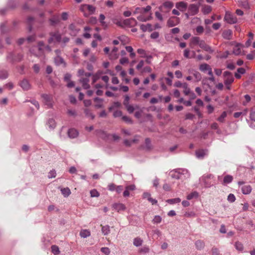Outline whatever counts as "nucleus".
<instances>
[{
    "label": "nucleus",
    "instance_id": "obj_44",
    "mask_svg": "<svg viewBox=\"0 0 255 255\" xmlns=\"http://www.w3.org/2000/svg\"><path fill=\"white\" fill-rule=\"evenodd\" d=\"M211 10V7L209 5H206L202 8V12L204 14H208Z\"/></svg>",
    "mask_w": 255,
    "mask_h": 255
},
{
    "label": "nucleus",
    "instance_id": "obj_14",
    "mask_svg": "<svg viewBox=\"0 0 255 255\" xmlns=\"http://www.w3.org/2000/svg\"><path fill=\"white\" fill-rule=\"evenodd\" d=\"M178 172H180V174L181 176V179L184 178H187L190 177V173L189 172L188 170L186 169H177Z\"/></svg>",
    "mask_w": 255,
    "mask_h": 255
},
{
    "label": "nucleus",
    "instance_id": "obj_51",
    "mask_svg": "<svg viewBox=\"0 0 255 255\" xmlns=\"http://www.w3.org/2000/svg\"><path fill=\"white\" fill-rule=\"evenodd\" d=\"M201 40H200V38L199 37H193L191 39V42L194 44H198L199 45Z\"/></svg>",
    "mask_w": 255,
    "mask_h": 255
},
{
    "label": "nucleus",
    "instance_id": "obj_22",
    "mask_svg": "<svg viewBox=\"0 0 255 255\" xmlns=\"http://www.w3.org/2000/svg\"><path fill=\"white\" fill-rule=\"evenodd\" d=\"M54 61L55 64L57 66H59L62 64H64V65H66V63H65L63 58L59 55H58L56 57H55Z\"/></svg>",
    "mask_w": 255,
    "mask_h": 255
},
{
    "label": "nucleus",
    "instance_id": "obj_55",
    "mask_svg": "<svg viewBox=\"0 0 255 255\" xmlns=\"http://www.w3.org/2000/svg\"><path fill=\"white\" fill-rule=\"evenodd\" d=\"M90 194L92 197H98L100 196L99 193L96 189L92 190Z\"/></svg>",
    "mask_w": 255,
    "mask_h": 255
},
{
    "label": "nucleus",
    "instance_id": "obj_25",
    "mask_svg": "<svg viewBox=\"0 0 255 255\" xmlns=\"http://www.w3.org/2000/svg\"><path fill=\"white\" fill-rule=\"evenodd\" d=\"M180 174V172H178V171L177 169L171 172V176L172 178L174 179H181V176Z\"/></svg>",
    "mask_w": 255,
    "mask_h": 255
},
{
    "label": "nucleus",
    "instance_id": "obj_9",
    "mask_svg": "<svg viewBox=\"0 0 255 255\" xmlns=\"http://www.w3.org/2000/svg\"><path fill=\"white\" fill-rule=\"evenodd\" d=\"M214 176L212 174H208L205 176L203 177V180L204 182V185L206 188H209L211 187L213 184H211V182L208 181V180L211 178H213Z\"/></svg>",
    "mask_w": 255,
    "mask_h": 255
},
{
    "label": "nucleus",
    "instance_id": "obj_28",
    "mask_svg": "<svg viewBox=\"0 0 255 255\" xmlns=\"http://www.w3.org/2000/svg\"><path fill=\"white\" fill-rule=\"evenodd\" d=\"M34 21L33 17L29 16L27 18V23L28 25V30L31 31L32 29V23Z\"/></svg>",
    "mask_w": 255,
    "mask_h": 255
},
{
    "label": "nucleus",
    "instance_id": "obj_62",
    "mask_svg": "<svg viewBox=\"0 0 255 255\" xmlns=\"http://www.w3.org/2000/svg\"><path fill=\"white\" fill-rule=\"evenodd\" d=\"M122 119L128 124H132V121L128 117L124 116L122 117Z\"/></svg>",
    "mask_w": 255,
    "mask_h": 255
},
{
    "label": "nucleus",
    "instance_id": "obj_27",
    "mask_svg": "<svg viewBox=\"0 0 255 255\" xmlns=\"http://www.w3.org/2000/svg\"><path fill=\"white\" fill-rule=\"evenodd\" d=\"M94 101L96 102H98V103L95 106L96 108H101L103 107L102 103L103 102V100L102 99L99 97H96L94 99Z\"/></svg>",
    "mask_w": 255,
    "mask_h": 255
},
{
    "label": "nucleus",
    "instance_id": "obj_50",
    "mask_svg": "<svg viewBox=\"0 0 255 255\" xmlns=\"http://www.w3.org/2000/svg\"><path fill=\"white\" fill-rule=\"evenodd\" d=\"M52 252L55 255L59 254L60 251L57 246L53 245L51 247Z\"/></svg>",
    "mask_w": 255,
    "mask_h": 255
},
{
    "label": "nucleus",
    "instance_id": "obj_11",
    "mask_svg": "<svg viewBox=\"0 0 255 255\" xmlns=\"http://www.w3.org/2000/svg\"><path fill=\"white\" fill-rule=\"evenodd\" d=\"M113 208L118 212L125 211L126 209L125 205L120 203L114 204L113 205Z\"/></svg>",
    "mask_w": 255,
    "mask_h": 255
},
{
    "label": "nucleus",
    "instance_id": "obj_38",
    "mask_svg": "<svg viewBox=\"0 0 255 255\" xmlns=\"http://www.w3.org/2000/svg\"><path fill=\"white\" fill-rule=\"evenodd\" d=\"M211 67L209 65L206 63L202 64L199 66L200 70L202 72H205L206 71L208 70Z\"/></svg>",
    "mask_w": 255,
    "mask_h": 255
},
{
    "label": "nucleus",
    "instance_id": "obj_39",
    "mask_svg": "<svg viewBox=\"0 0 255 255\" xmlns=\"http://www.w3.org/2000/svg\"><path fill=\"white\" fill-rule=\"evenodd\" d=\"M198 195V193L196 191H194L188 194L187 196V199L188 200H191L194 198H197Z\"/></svg>",
    "mask_w": 255,
    "mask_h": 255
},
{
    "label": "nucleus",
    "instance_id": "obj_19",
    "mask_svg": "<svg viewBox=\"0 0 255 255\" xmlns=\"http://www.w3.org/2000/svg\"><path fill=\"white\" fill-rule=\"evenodd\" d=\"M207 154V150L200 149L196 151V155L198 158H202Z\"/></svg>",
    "mask_w": 255,
    "mask_h": 255
},
{
    "label": "nucleus",
    "instance_id": "obj_56",
    "mask_svg": "<svg viewBox=\"0 0 255 255\" xmlns=\"http://www.w3.org/2000/svg\"><path fill=\"white\" fill-rule=\"evenodd\" d=\"M163 5L164 7L170 9L173 6V3L171 1H167L163 3Z\"/></svg>",
    "mask_w": 255,
    "mask_h": 255
},
{
    "label": "nucleus",
    "instance_id": "obj_26",
    "mask_svg": "<svg viewBox=\"0 0 255 255\" xmlns=\"http://www.w3.org/2000/svg\"><path fill=\"white\" fill-rule=\"evenodd\" d=\"M47 125H48L49 129L51 130L54 129L56 127V122L53 119H49L47 122Z\"/></svg>",
    "mask_w": 255,
    "mask_h": 255
},
{
    "label": "nucleus",
    "instance_id": "obj_37",
    "mask_svg": "<svg viewBox=\"0 0 255 255\" xmlns=\"http://www.w3.org/2000/svg\"><path fill=\"white\" fill-rule=\"evenodd\" d=\"M110 227L108 225L103 226L102 228V232L104 235H107L110 233Z\"/></svg>",
    "mask_w": 255,
    "mask_h": 255
},
{
    "label": "nucleus",
    "instance_id": "obj_23",
    "mask_svg": "<svg viewBox=\"0 0 255 255\" xmlns=\"http://www.w3.org/2000/svg\"><path fill=\"white\" fill-rule=\"evenodd\" d=\"M252 188L249 185H245L242 187V191L244 194H249L252 191Z\"/></svg>",
    "mask_w": 255,
    "mask_h": 255
},
{
    "label": "nucleus",
    "instance_id": "obj_64",
    "mask_svg": "<svg viewBox=\"0 0 255 255\" xmlns=\"http://www.w3.org/2000/svg\"><path fill=\"white\" fill-rule=\"evenodd\" d=\"M122 116V111H119V110H117V111H115L113 114V116L115 118L120 117Z\"/></svg>",
    "mask_w": 255,
    "mask_h": 255
},
{
    "label": "nucleus",
    "instance_id": "obj_36",
    "mask_svg": "<svg viewBox=\"0 0 255 255\" xmlns=\"http://www.w3.org/2000/svg\"><path fill=\"white\" fill-rule=\"evenodd\" d=\"M142 240L139 238H136L133 240V244L135 247H139L142 245Z\"/></svg>",
    "mask_w": 255,
    "mask_h": 255
},
{
    "label": "nucleus",
    "instance_id": "obj_5",
    "mask_svg": "<svg viewBox=\"0 0 255 255\" xmlns=\"http://www.w3.org/2000/svg\"><path fill=\"white\" fill-rule=\"evenodd\" d=\"M200 4H190L188 6V12L190 15L193 16L197 14L199 12Z\"/></svg>",
    "mask_w": 255,
    "mask_h": 255
},
{
    "label": "nucleus",
    "instance_id": "obj_4",
    "mask_svg": "<svg viewBox=\"0 0 255 255\" xmlns=\"http://www.w3.org/2000/svg\"><path fill=\"white\" fill-rule=\"evenodd\" d=\"M224 20L229 24H234L237 22L236 16L229 12H226Z\"/></svg>",
    "mask_w": 255,
    "mask_h": 255
},
{
    "label": "nucleus",
    "instance_id": "obj_12",
    "mask_svg": "<svg viewBox=\"0 0 255 255\" xmlns=\"http://www.w3.org/2000/svg\"><path fill=\"white\" fill-rule=\"evenodd\" d=\"M199 46L207 52L211 53L213 52V50L212 49L211 47L208 45L206 44L205 41L203 40L201 41Z\"/></svg>",
    "mask_w": 255,
    "mask_h": 255
},
{
    "label": "nucleus",
    "instance_id": "obj_40",
    "mask_svg": "<svg viewBox=\"0 0 255 255\" xmlns=\"http://www.w3.org/2000/svg\"><path fill=\"white\" fill-rule=\"evenodd\" d=\"M8 73L7 71L2 70L0 71V78L1 79H5L8 77Z\"/></svg>",
    "mask_w": 255,
    "mask_h": 255
},
{
    "label": "nucleus",
    "instance_id": "obj_43",
    "mask_svg": "<svg viewBox=\"0 0 255 255\" xmlns=\"http://www.w3.org/2000/svg\"><path fill=\"white\" fill-rule=\"evenodd\" d=\"M235 247L237 250L239 251H243L244 249V247L243 244L239 242H236L235 244Z\"/></svg>",
    "mask_w": 255,
    "mask_h": 255
},
{
    "label": "nucleus",
    "instance_id": "obj_21",
    "mask_svg": "<svg viewBox=\"0 0 255 255\" xmlns=\"http://www.w3.org/2000/svg\"><path fill=\"white\" fill-rule=\"evenodd\" d=\"M50 24L51 26H55L60 22V19L58 16H53L49 19Z\"/></svg>",
    "mask_w": 255,
    "mask_h": 255
},
{
    "label": "nucleus",
    "instance_id": "obj_17",
    "mask_svg": "<svg viewBox=\"0 0 255 255\" xmlns=\"http://www.w3.org/2000/svg\"><path fill=\"white\" fill-rule=\"evenodd\" d=\"M124 23L126 25L133 26L137 24V21L134 18L131 17L125 20Z\"/></svg>",
    "mask_w": 255,
    "mask_h": 255
},
{
    "label": "nucleus",
    "instance_id": "obj_32",
    "mask_svg": "<svg viewBox=\"0 0 255 255\" xmlns=\"http://www.w3.org/2000/svg\"><path fill=\"white\" fill-rule=\"evenodd\" d=\"M181 202V199L179 198H176L174 199H170L166 200V202L170 204H174L178 203Z\"/></svg>",
    "mask_w": 255,
    "mask_h": 255
},
{
    "label": "nucleus",
    "instance_id": "obj_8",
    "mask_svg": "<svg viewBox=\"0 0 255 255\" xmlns=\"http://www.w3.org/2000/svg\"><path fill=\"white\" fill-rule=\"evenodd\" d=\"M151 7L150 5H147L145 7H137L133 12L134 14L141 13L143 14L144 13L148 12L151 10Z\"/></svg>",
    "mask_w": 255,
    "mask_h": 255
},
{
    "label": "nucleus",
    "instance_id": "obj_13",
    "mask_svg": "<svg viewBox=\"0 0 255 255\" xmlns=\"http://www.w3.org/2000/svg\"><path fill=\"white\" fill-rule=\"evenodd\" d=\"M68 136L70 138H75L78 135V131L74 128H70L67 132Z\"/></svg>",
    "mask_w": 255,
    "mask_h": 255
},
{
    "label": "nucleus",
    "instance_id": "obj_57",
    "mask_svg": "<svg viewBox=\"0 0 255 255\" xmlns=\"http://www.w3.org/2000/svg\"><path fill=\"white\" fill-rule=\"evenodd\" d=\"M117 185H116L114 183H111L108 185V189L109 190L111 191H116Z\"/></svg>",
    "mask_w": 255,
    "mask_h": 255
},
{
    "label": "nucleus",
    "instance_id": "obj_7",
    "mask_svg": "<svg viewBox=\"0 0 255 255\" xmlns=\"http://www.w3.org/2000/svg\"><path fill=\"white\" fill-rule=\"evenodd\" d=\"M19 85L24 91H28L31 88V85L26 79H23L19 82Z\"/></svg>",
    "mask_w": 255,
    "mask_h": 255
},
{
    "label": "nucleus",
    "instance_id": "obj_35",
    "mask_svg": "<svg viewBox=\"0 0 255 255\" xmlns=\"http://www.w3.org/2000/svg\"><path fill=\"white\" fill-rule=\"evenodd\" d=\"M184 89V93L185 95H188L190 93V89L188 87V85L186 83H183V87H182Z\"/></svg>",
    "mask_w": 255,
    "mask_h": 255
},
{
    "label": "nucleus",
    "instance_id": "obj_18",
    "mask_svg": "<svg viewBox=\"0 0 255 255\" xmlns=\"http://www.w3.org/2000/svg\"><path fill=\"white\" fill-rule=\"evenodd\" d=\"M195 245L196 249L198 250H203L205 246L204 242L200 240L196 241L195 243Z\"/></svg>",
    "mask_w": 255,
    "mask_h": 255
},
{
    "label": "nucleus",
    "instance_id": "obj_29",
    "mask_svg": "<svg viewBox=\"0 0 255 255\" xmlns=\"http://www.w3.org/2000/svg\"><path fill=\"white\" fill-rule=\"evenodd\" d=\"M128 112L129 114H131L133 112V111L135 109H138L139 108L138 106L135 105L134 107L131 105H128V106L126 107Z\"/></svg>",
    "mask_w": 255,
    "mask_h": 255
},
{
    "label": "nucleus",
    "instance_id": "obj_54",
    "mask_svg": "<svg viewBox=\"0 0 255 255\" xmlns=\"http://www.w3.org/2000/svg\"><path fill=\"white\" fill-rule=\"evenodd\" d=\"M227 200L229 202L233 203L236 200L235 196L233 194L230 193L228 196Z\"/></svg>",
    "mask_w": 255,
    "mask_h": 255
},
{
    "label": "nucleus",
    "instance_id": "obj_47",
    "mask_svg": "<svg viewBox=\"0 0 255 255\" xmlns=\"http://www.w3.org/2000/svg\"><path fill=\"white\" fill-rule=\"evenodd\" d=\"M227 113L226 112H223L221 115L218 118L217 120L221 123H223L224 121L225 118L227 117Z\"/></svg>",
    "mask_w": 255,
    "mask_h": 255
},
{
    "label": "nucleus",
    "instance_id": "obj_58",
    "mask_svg": "<svg viewBox=\"0 0 255 255\" xmlns=\"http://www.w3.org/2000/svg\"><path fill=\"white\" fill-rule=\"evenodd\" d=\"M56 175V171L55 170H52L48 173V177L49 178H52L55 177Z\"/></svg>",
    "mask_w": 255,
    "mask_h": 255
},
{
    "label": "nucleus",
    "instance_id": "obj_41",
    "mask_svg": "<svg viewBox=\"0 0 255 255\" xmlns=\"http://www.w3.org/2000/svg\"><path fill=\"white\" fill-rule=\"evenodd\" d=\"M16 0H9L7 3V6L9 8H13L16 6Z\"/></svg>",
    "mask_w": 255,
    "mask_h": 255
},
{
    "label": "nucleus",
    "instance_id": "obj_31",
    "mask_svg": "<svg viewBox=\"0 0 255 255\" xmlns=\"http://www.w3.org/2000/svg\"><path fill=\"white\" fill-rule=\"evenodd\" d=\"M61 191L62 194L65 197L69 196L71 194V191L69 188H62L61 189Z\"/></svg>",
    "mask_w": 255,
    "mask_h": 255
},
{
    "label": "nucleus",
    "instance_id": "obj_59",
    "mask_svg": "<svg viewBox=\"0 0 255 255\" xmlns=\"http://www.w3.org/2000/svg\"><path fill=\"white\" fill-rule=\"evenodd\" d=\"M212 255H220L219 249L216 247H213L211 250Z\"/></svg>",
    "mask_w": 255,
    "mask_h": 255
},
{
    "label": "nucleus",
    "instance_id": "obj_30",
    "mask_svg": "<svg viewBox=\"0 0 255 255\" xmlns=\"http://www.w3.org/2000/svg\"><path fill=\"white\" fill-rule=\"evenodd\" d=\"M90 232L87 230H82L80 233V235L82 238H86L90 236Z\"/></svg>",
    "mask_w": 255,
    "mask_h": 255
},
{
    "label": "nucleus",
    "instance_id": "obj_3",
    "mask_svg": "<svg viewBox=\"0 0 255 255\" xmlns=\"http://www.w3.org/2000/svg\"><path fill=\"white\" fill-rule=\"evenodd\" d=\"M224 84L226 86L230 85L234 81V78L231 72L225 71L224 72Z\"/></svg>",
    "mask_w": 255,
    "mask_h": 255
},
{
    "label": "nucleus",
    "instance_id": "obj_33",
    "mask_svg": "<svg viewBox=\"0 0 255 255\" xmlns=\"http://www.w3.org/2000/svg\"><path fill=\"white\" fill-rule=\"evenodd\" d=\"M238 2L239 5L244 8H247L249 7V3L247 0H239Z\"/></svg>",
    "mask_w": 255,
    "mask_h": 255
},
{
    "label": "nucleus",
    "instance_id": "obj_10",
    "mask_svg": "<svg viewBox=\"0 0 255 255\" xmlns=\"http://www.w3.org/2000/svg\"><path fill=\"white\" fill-rule=\"evenodd\" d=\"M187 3L184 1H180L176 3V7L181 11H184L187 8Z\"/></svg>",
    "mask_w": 255,
    "mask_h": 255
},
{
    "label": "nucleus",
    "instance_id": "obj_34",
    "mask_svg": "<svg viewBox=\"0 0 255 255\" xmlns=\"http://www.w3.org/2000/svg\"><path fill=\"white\" fill-rule=\"evenodd\" d=\"M41 97L45 100V102L47 103V104L48 106L49 105L50 107H51V105L49 104V103L50 102V100H51L50 96L47 94H43L41 95Z\"/></svg>",
    "mask_w": 255,
    "mask_h": 255
},
{
    "label": "nucleus",
    "instance_id": "obj_1",
    "mask_svg": "<svg viewBox=\"0 0 255 255\" xmlns=\"http://www.w3.org/2000/svg\"><path fill=\"white\" fill-rule=\"evenodd\" d=\"M6 60L10 63L19 62L23 58V55L20 53L9 52L6 55Z\"/></svg>",
    "mask_w": 255,
    "mask_h": 255
},
{
    "label": "nucleus",
    "instance_id": "obj_45",
    "mask_svg": "<svg viewBox=\"0 0 255 255\" xmlns=\"http://www.w3.org/2000/svg\"><path fill=\"white\" fill-rule=\"evenodd\" d=\"M86 6L87 7L88 10L91 12V13H93L95 11V7L90 4H83L82 5V7Z\"/></svg>",
    "mask_w": 255,
    "mask_h": 255
},
{
    "label": "nucleus",
    "instance_id": "obj_42",
    "mask_svg": "<svg viewBox=\"0 0 255 255\" xmlns=\"http://www.w3.org/2000/svg\"><path fill=\"white\" fill-rule=\"evenodd\" d=\"M84 113L87 117H90L92 120L95 117V115L92 113L88 109H85L84 110Z\"/></svg>",
    "mask_w": 255,
    "mask_h": 255
},
{
    "label": "nucleus",
    "instance_id": "obj_49",
    "mask_svg": "<svg viewBox=\"0 0 255 255\" xmlns=\"http://www.w3.org/2000/svg\"><path fill=\"white\" fill-rule=\"evenodd\" d=\"M37 46L38 50L41 52H43L44 50L43 47L45 46L44 42L42 41H39Z\"/></svg>",
    "mask_w": 255,
    "mask_h": 255
},
{
    "label": "nucleus",
    "instance_id": "obj_15",
    "mask_svg": "<svg viewBox=\"0 0 255 255\" xmlns=\"http://www.w3.org/2000/svg\"><path fill=\"white\" fill-rule=\"evenodd\" d=\"M80 82L82 84V86L85 89H88L90 86L89 84V79L88 78H82L80 79Z\"/></svg>",
    "mask_w": 255,
    "mask_h": 255
},
{
    "label": "nucleus",
    "instance_id": "obj_60",
    "mask_svg": "<svg viewBox=\"0 0 255 255\" xmlns=\"http://www.w3.org/2000/svg\"><path fill=\"white\" fill-rule=\"evenodd\" d=\"M101 251L106 255H109L110 253V249L106 247L102 248Z\"/></svg>",
    "mask_w": 255,
    "mask_h": 255
},
{
    "label": "nucleus",
    "instance_id": "obj_52",
    "mask_svg": "<svg viewBox=\"0 0 255 255\" xmlns=\"http://www.w3.org/2000/svg\"><path fill=\"white\" fill-rule=\"evenodd\" d=\"M162 218L160 216H155L152 222L154 224H159L161 222Z\"/></svg>",
    "mask_w": 255,
    "mask_h": 255
},
{
    "label": "nucleus",
    "instance_id": "obj_16",
    "mask_svg": "<svg viewBox=\"0 0 255 255\" xmlns=\"http://www.w3.org/2000/svg\"><path fill=\"white\" fill-rule=\"evenodd\" d=\"M222 36L225 39H231L232 36V31L230 29L224 30L222 33Z\"/></svg>",
    "mask_w": 255,
    "mask_h": 255
},
{
    "label": "nucleus",
    "instance_id": "obj_46",
    "mask_svg": "<svg viewBox=\"0 0 255 255\" xmlns=\"http://www.w3.org/2000/svg\"><path fill=\"white\" fill-rule=\"evenodd\" d=\"M69 29L70 30L73 31L74 33H76L79 31V29H77L75 24L73 23H71V24H70L69 26Z\"/></svg>",
    "mask_w": 255,
    "mask_h": 255
},
{
    "label": "nucleus",
    "instance_id": "obj_63",
    "mask_svg": "<svg viewBox=\"0 0 255 255\" xmlns=\"http://www.w3.org/2000/svg\"><path fill=\"white\" fill-rule=\"evenodd\" d=\"M233 53L236 55H240L241 53V49L237 46L234 48Z\"/></svg>",
    "mask_w": 255,
    "mask_h": 255
},
{
    "label": "nucleus",
    "instance_id": "obj_6",
    "mask_svg": "<svg viewBox=\"0 0 255 255\" xmlns=\"http://www.w3.org/2000/svg\"><path fill=\"white\" fill-rule=\"evenodd\" d=\"M180 22L179 18L176 16L170 17L167 22V25L169 27H173L177 25Z\"/></svg>",
    "mask_w": 255,
    "mask_h": 255
},
{
    "label": "nucleus",
    "instance_id": "obj_20",
    "mask_svg": "<svg viewBox=\"0 0 255 255\" xmlns=\"http://www.w3.org/2000/svg\"><path fill=\"white\" fill-rule=\"evenodd\" d=\"M233 180V177L232 175H226L224 176L223 179V182L222 184L223 185L228 184L232 182Z\"/></svg>",
    "mask_w": 255,
    "mask_h": 255
},
{
    "label": "nucleus",
    "instance_id": "obj_61",
    "mask_svg": "<svg viewBox=\"0 0 255 255\" xmlns=\"http://www.w3.org/2000/svg\"><path fill=\"white\" fill-rule=\"evenodd\" d=\"M137 19L142 22H145L148 20H149V18H146L143 15L141 14L137 17Z\"/></svg>",
    "mask_w": 255,
    "mask_h": 255
},
{
    "label": "nucleus",
    "instance_id": "obj_2",
    "mask_svg": "<svg viewBox=\"0 0 255 255\" xmlns=\"http://www.w3.org/2000/svg\"><path fill=\"white\" fill-rule=\"evenodd\" d=\"M49 35L50 37L48 39V42L49 44H51L55 41L58 43L61 41V35L59 33V31L50 32L49 33Z\"/></svg>",
    "mask_w": 255,
    "mask_h": 255
},
{
    "label": "nucleus",
    "instance_id": "obj_53",
    "mask_svg": "<svg viewBox=\"0 0 255 255\" xmlns=\"http://www.w3.org/2000/svg\"><path fill=\"white\" fill-rule=\"evenodd\" d=\"M193 76L195 77V78L196 79V81L199 82L201 80L202 76H201V74L199 72L195 71L193 73Z\"/></svg>",
    "mask_w": 255,
    "mask_h": 255
},
{
    "label": "nucleus",
    "instance_id": "obj_24",
    "mask_svg": "<svg viewBox=\"0 0 255 255\" xmlns=\"http://www.w3.org/2000/svg\"><path fill=\"white\" fill-rule=\"evenodd\" d=\"M140 29L144 32L148 30L149 31H152V26L150 24L148 23L146 25L145 24H141L140 26Z\"/></svg>",
    "mask_w": 255,
    "mask_h": 255
},
{
    "label": "nucleus",
    "instance_id": "obj_48",
    "mask_svg": "<svg viewBox=\"0 0 255 255\" xmlns=\"http://www.w3.org/2000/svg\"><path fill=\"white\" fill-rule=\"evenodd\" d=\"M250 119L255 122V108H252L250 111Z\"/></svg>",
    "mask_w": 255,
    "mask_h": 255
}]
</instances>
